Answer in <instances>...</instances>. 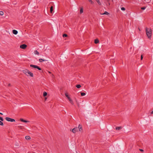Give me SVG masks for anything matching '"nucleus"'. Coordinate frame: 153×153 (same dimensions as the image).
Returning <instances> with one entry per match:
<instances>
[{
  "label": "nucleus",
  "instance_id": "36",
  "mask_svg": "<svg viewBox=\"0 0 153 153\" xmlns=\"http://www.w3.org/2000/svg\"><path fill=\"white\" fill-rule=\"evenodd\" d=\"M139 150H140L141 152H143V151H143V149H140Z\"/></svg>",
  "mask_w": 153,
  "mask_h": 153
},
{
  "label": "nucleus",
  "instance_id": "29",
  "mask_svg": "<svg viewBox=\"0 0 153 153\" xmlns=\"http://www.w3.org/2000/svg\"><path fill=\"white\" fill-rule=\"evenodd\" d=\"M0 120L3 121L4 120L1 117H0Z\"/></svg>",
  "mask_w": 153,
  "mask_h": 153
},
{
  "label": "nucleus",
  "instance_id": "22",
  "mask_svg": "<svg viewBox=\"0 0 153 153\" xmlns=\"http://www.w3.org/2000/svg\"><path fill=\"white\" fill-rule=\"evenodd\" d=\"M80 13H82L83 12V9L82 8H81L80 9Z\"/></svg>",
  "mask_w": 153,
  "mask_h": 153
},
{
  "label": "nucleus",
  "instance_id": "1",
  "mask_svg": "<svg viewBox=\"0 0 153 153\" xmlns=\"http://www.w3.org/2000/svg\"><path fill=\"white\" fill-rule=\"evenodd\" d=\"M23 72L27 76H28L29 75L31 77H33V74L27 69H26L23 70Z\"/></svg>",
  "mask_w": 153,
  "mask_h": 153
},
{
  "label": "nucleus",
  "instance_id": "15",
  "mask_svg": "<svg viewBox=\"0 0 153 153\" xmlns=\"http://www.w3.org/2000/svg\"><path fill=\"white\" fill-rule=\"evenodd\" d=\"M47 95V93L46 92L44 91L43 93V96L44 97H46Z\"/></svg>",
  "mask_w": 153,
  "mask_h": 153
},
{
  "label": "nucleus",
  "instance_id": "2",
  "mask_svg": "<svg viewBox=\"0 0 153 153\" xmlns=\"http://www.w3.org/2000/svg\"><path fill=\"white\" fill-rule=\"evenodd\" d=\"M146 34L148 37L150 38L152 36V30L150 28H148L146 27Z\"/></svg>",
  "mask_w": 153,
  "mask_h": 153
},
{
  "label": "nucleus",
  "instance_id": "24",
  "mask_svg": "<svg viewBox=\"0 0 153 153\" xmlns=\"http://www.w3.org/2000/svg\"><path fill=\"white\" fill-rule=\"evenodd\" d=\"M69 101H70V102L71 103L72 105H74V103H73L72 100H70Z\"/></svg>",
  "mask_w": 153,
  "mask_h": 153
},
{
  "label": "nucleus",
  "instance_id": "33",
  "mask_svg": "<svg viewBox=\"0 0 153 153\" xmlns=\"http://www.w3.org/2000/svg\"><path fill=\"white\" fill-rule=\"evenodd\" d=\"M79 131L80 132L82 131V128H79Z\"/></svg>",
  "mask_w": 153,
  "mask_h": 153
},
{
  "label": "nucleus",
  "instance_id": "21",
  "mask_svg": "<svg viewBox=\"0 0 153 153\" xmlns=\"http://www.w3.org/2000/svg\"><path fill=\"white\" fill-rule=\"evenodd\" d=\"M18 127L19 129H22L23 127L22 126H18Z\"/></svg>",
  "mask_w": 153,
  "mask_h": 153
},
{
  "label": "nucleus",
  "instance_id": "27",
  "mask_svg": "<svg viewBox=\"0 0 153 153\" xmlns=\"http://www.w3.org/2000/svg\"><path fill=\"white\" fill-rule=\"evenodd\" d=\"M82 128V126L80 125V124H79L78 126V129H79V128Z\"/></svg>",
  "mask_w": 153,
  "mask_h": 153
},
{
  "label": "nucleus",
  "instance_id": "40",
  "mask_svg": "<svg viewBox=\"0 0 153 153\" xmlns=\"http://www.w3.org/2000/svg\"><path fill=\"white\" fill-rule=\"evenodd\" d=\"M47 99V97H45V100H46Z\"/></svg>",
  "mask_w": 153,
  "mask_h": 153
},
{
  "label": "nucleus",
  "instance_id": "17",
  "mask_svg": "<svg viewBox=\"0 0 153 153\" xmlns=\"http://www.w3.org/2000/svg\"><path fill=\"white\" fill-rule=\"evenodd\" d=\"M112 1V0H109L107 2V4H108L109 5H110V1Z\"/></svg>",
  "mask_w": 153,
  "mask_h": 153
},
{
  "label": "nucleus",
  "instance_id": "43",
  "mask_svg": "<svg viewBox=\"0 0 153 153\" xmlns=\"http://www.w3.org/2000/svg\"><path fill=\"white\" fill-rule=\"evenodd\" d=\"M53 76H54L52 74V77H53Z\"/></svg>",
  "mask_w": 153,
  "mask_h": 153
},
{
  "label": "nucleus",
  "instance_id": "13",
  "mask_svg": "<svg viewBox=\"0 0 153 153\" xmlns=\"http://www.w3.org/2000/svg\"><path fill=\"white\" fill-rule=\"evenodd\" d=\"M122 128V127L121 126L117 127L116 128V129L117 130H119L121 129Z\"/></svg>",
  "mask_w": 153,
  "mask_h": 153
},
{
  "label": "nucleus",
  "instance_id": "42",
  "mask_svg": "<svg viewBox=\"0 0 153 153\" xmlns=\"http://www.w3.org/2000/svg\"><path fill=\"white\" fill-rule=\"evenodd\" d=\"M48 72H49V73H50V74L51 73L50 72V71H48Z\"/></svg>",
  "mask_w": 153,
  "mask_h": 153
},
{
  "label": "nucleus",
  "instance_id": "16",
  "mask_svg": "<svg viewBox=\"0 0 153 153\" xmlns=\"http://www.w3.org/2000/svg\"><path fill=\"white\" fill-rule=\"evenodd\" d=\"M109 14V13L107 11H105L104 13L102 14V15H108Z\"/></svg>",
  "mask_w": 153,
  "mask_h": 153
},
{
  "label": "nucleus",
  "instance_id": "18",
  "mask_svg": "<svg viewBox=\"0 0 153 153\" xmlns=\"http://www.w3.org/2000/svg\"><path fill=\"white\" fill-rule=\"evenodd\" d=\"M76 87H77V88H81V86L80 85L78 84L76 85Z\"/></svg>",
  "mask_w": 153,
  "mask_h": 153
},
{
  "label": "nucleus",
  "instance_id": "44",
  "mask_svg": "<svg viewBox=\"0 0 153 153\" xmlns=\"http://www.w3.org/2000/svg\"><path fill=\"white\" fill-rule=\"evenodd\" d=\"M139 30L140 31V29L139 28Z\"/></svg>",
  "mask_w": 153,
  "mask_h": 153
},
{
  "label": "nucleus",
  "instance_id": "7",
  "mask_svg": "<svg viewBox=\"0 0 153 153\" xmlns=\"http://www.w3.org/2000/svg\"><path fill=\"white\" fill-rule=\"evenodd\" d=\"M20 120L21 121L23 122L27 123V122H29V121L26 120H24V119H22V118L20 119Z\"/></svg>",
  "mask_w": 153,
  "mask_h": 153
},
{
  "label": "nucleus",
  "instance_id": "26",
  "mask_svg": "<svg viewBox=\"0 0 153 153\" xmlns=\"http://www.w3.org/2000/svg\"><path fill=\"white\" fill-rule=\"evenodd\" d=\"M3 125L4 124L0 120V125L3 126Z\"/></svg>",
  "mask_w": 153,
  "mask_h": 153
},
{
  "label": "nucleus",
  "instance_id": "6",
  "mask_svg": "<svg viewBox=\"0 0 153 153\" xmlns=\"http://www.w3.org/2000/svg\"><path fill=\"white\" fill-rule=\"evenodd\" d=\"M78 130V128L77 127H76L74 128L72 130V131L74 133H75L76 131Z\"/></svg>",
  "mask_w": 153,
  "mask_h": 153
},
{
  "label": "nucleus",
  "instance_id": "14",
  "mask_svg": "<svg viewBox=\"0 0 153 153\" xmlns=\"http://www.w3.org/2000/svg\"><path fill=\"white\" fill-rule=\"evenodd\" d=\"M34 53L35 54H37L38 55L39 54V53L37 50L35 51Z\"/></svg>",
  "mask_w": 153,
  "mask_h": 153
},
{
  "label": "nucleus",
  "instance_id": "11",
  "mask_svg": "<svg viewBox=\"0 0 153 153\" xmlns=\"http://www.w3.org/2000/svg\"><path fill=\"white\" fill-rule=\"evenodd\" d=\"M99 42V40L97 39H95L94 40V43L95 44H97Z\"/></svg>",
  "mask_w": 153,
  "mask_h": 153
},
{
  "label": "nucleus",
  "instance_id": "30",
  "mask_svg": "<svg viewBox=\"0 0 153 153\" xmlns=\"http://www.w3.org/2000/svg\"><path fill=\"white\" fill-rule=\"evenodd\" d=\"M88 1L90 2H91V4H94V2L92 1L91 0H88Z\"/></svg>",
  "mask_w": 153,
  "mask_h": 153
},
{
  "label": "nucleus",
  "instance_id": "5",
  "mask_svg": "<svg viewBox=\"0 0 153 153\" xmlns=\"http://www.w3.org/2000/svg\"><path fill=\"white\" fill-rule=\"evenodd\" d=\"M27 45L26 44H22L20 46V48L22 49H25L27 47Z\"/></svg>",
  "mask_w": 153,
  "mask_h": 153
},
{
  "label": "nucleus",
  "instance_id": "12",
  "mask_svg": "<svg viewBox=\"0 0 153 153\" xmlns=\"http://www.w3.org/2000/svg\"><path fill=\"white\" fill-rule=\"evenodd\" d=\"M25 138L27 140H29L30 139V137L28 136H25Z\"/></svg>",
  "mask_w": 153,
  "mask_h": 153
},
{
  "label": "nucleus",
  "instance_id": "32",
  "mask_svg": "<svg viewBox=\"0 0 153 153\" xmlns=\"http://www.w3.org/2000/svg\"><path fill=\"white\" fill-rule=\"evenodd\" d=\"M121 10H123V11H124V10H125V8L124 7H121Z\"/></svg>",
  "mask_w": 153,
  "mask_h": 153
},
{
  "label": "nucleus",
  "instance_id": "3",
  "mask_svg": "<svg viewBox=\"0 0 153 153\" xmlns=\"http://www.w3.org/2000/svg\"><path fill=\"white\" fill-rule=\"evenodd\" d=\"M30 67H33V68H37L39 70H41V69L38 66L33 65H30Z\"/></svg>",
  "mask_w": 153,
  "mask_h": 153
},
{
  "label": "nucleus",
  "instance_id": "34",
  "mask_svg": "<svg viewBox=\"0 0 153 153\" xmlns=\"http://www.w3.org/2000/svg\"><path fill=\"white\" fill-rule=\"evenodd\" d=\"M143 55H142L141 56V60H142L143 59Z\"/></svg>",
  "mask_w": 153,
  "mask_h": 153
},
{
  "label": "nucleus",
  "instance_id": "23",
  "mask_svg": "<svg viewBox=\"0 0 153 153\" xmlns=\"http://www.w3.org/2000/svg\"><path fill=\"white\" fill-rule=\"evenodd\" d=\"M68 36V35L66 34H64L63 35V36L64 37H65Z\"/></svg>",
  "mask_w": 153,
  "mask_h": 153
},
{
  "label": "nucleus",
  "instance_id": "20",
  "mask_svg": "<svg viewBox=\"0 0 153 153\" xmlns=\"http://www.w3.org/2000/svg\"><path fill=\"white\" fill-rule=\"evenodd\" d=\"M81 94L82 96H85V93L84 92H81Z\"/></svg>",
  "mask_w": 153,
  "mask_h": 153
},
{
  "label": "nucleus",
  "instance_id": "35",
  "mask_svg": "<svg viewBox=\"0 0 153 153\" xmlns=\"http://www.w3.org/2000/svg\"><path fill=\"white\" fill-rule=\"evenodd\" d=\"M67 98H68V100H69V101H70V100H71V98L69 97H68Z\"/></svg>",
  "mask_w": 153,
  "mask_h": 153
},
{
  "label": "nucleus",
  "instance_id": "4",
  "mask_svg": "<svg viewBox=\"0 0 153 153\" xmlns=\"http://www.w3.org/2000/svg\"><path fill=\"white\" fill-rule=\"evenodd\" d=\"M6 120L8 121L9 122H15V120L14 119L11 118L9 117H6L5 118Z\"/></svg>",
  "mask_w": 153,
  "mask_h": 153
},
{
  "label": "nucleus",
  "instance_id": "19",
  "mask_svg": "<svg viewBox=\"0 0 153 153\" xmlns=\"http://www.w3.org/2000/svg\"><path fill=\"white\" fill-rule=\"evenodd\" d=\"M96 1L100 5H101V2L99 0H96Z\"/></svg>",
  "mask_w": 153,
  "mask_h": 153
},
{
  "label": "nucleus",
  "instance_id": "38",
  "mask_svg": "<svg viewBox=\"0 0 153 153\" xmlns=\"http://www.w3.org/2000/svg\"><path fill=\"white\" fill-rule=\"evenodd\" d=\"M10 84H9L8 85V86H10Z\"/></svg>",
  "mask_w": 153,
  "mask_h": 153
},
{
  "label": "nucleus",
  "instance_id": "10",
  "mask_svg": "<svg viewBox=\"0 0 153 153\" xmlns=\"http://www.w3.org/2000/svg\"><path fill=\"white\" fill-rule=\"evenodd\" d=\"M53 10V6H52L50 7V12L51 13H52Z\"/></svg>",
  "mask_w": 153,
  "mask_h": 153
},
{
  "label": "nucleus",
  "instance_id": "28",
  "mask_svg": "<svg viewBox=\"0 0 153 153\" xmlns=\"http://www.w3.org/2000/svg\"><path fill=\"white\" fill-rule=\"evenodd\" d=\"M65 96L67 98H68V97H69V96H68V94L67 93H65Z\"/></svg>",
  "mask_w": 153,
  "mask_h": 153
},
{
  "label": "nucleus",
  "instance_id": "9",
  "mask_svg": "<svg viewBox=\"0 0 153 153\" xmlns=\"http://www.w3.org/2000/svg\"><path fill=\"white\" fill-rule=\"evenodd\" d=\"M39 61L40 62H42L43 61H47V60L45 59H39Z\"/></svg>",
  "mask_w": 153,
  "mask_h": 153
},
{
  "label": "nucleus",
  "instance_id": "25",
  "mask_svg": "<svg viewBox=\"0 0 153 153\" xmlns=\"http://www.w3.org/2000/svg\"><path fill=\"white\" fill-rule=\"evenodd\" d=\"M4 14V13L3 11H0V15L1 16H2Z\"/></svg>",
  "mask_w": 153,
  "mask_h": 153
},
{
  "label": "nucleus",
  "instance_id": "37",
  "mask_svg": "<svg viewBox=\"0 0 153 153\" xmlns=\"http://www.w3.org/2000/svg\"><path fill=\"white\" fill-rule=\"evenodd\" d=\"M77 106L78 107H79V103H77Z\"/></svg>",
  "mask_w": 153,
  "mask_h": 153
},
{
  "label": "nucleus",
  "instance_id": "39",
  "mask_svg": "<svg viewBox=\"0 0 153 153\" xmlns=\"http://www.w3.org/2000/svg\"><path fill=\"white\" fill-rule=\"evenodd\" d=\"M153 114V111L151 112V114Z\"/></svg>",
  "mask_w": 153,
  "mask_h": 153
},
{
  "label": "nucleus",
  "instance_id": "8",
  "mask_svg": "<svg viewBox=\"0 0 153 153\" xmlns=\"http://www.w3.org/2000/svg\"><path fill=\"white\" fill-rule=\"evenodd\" d=\"M13 33L15 35H16L18 33V31L16 30H13Z\"/></svg>",
  "mask_w": 153,
  "mask_h": 153
},
{
  "label": "nucleus",
  "instance_id": "31",
  "mask_svg": "<svg viewBox=\"0 0 153 153\" xmlns=\"http://www.w3.org/2000/svg\"><path fill=\"white\" fill-rule=\"evenodd\" d=\"M146 7H143L141 8V9L142 10H144L146 9Z\"/></svg>",
  "mask_w": 153,
  "mask_h": 153
},
{
  "label": "nucleus",
  "instance_id": "41",
  "mask_svg": "<svg viewBox=\"0 0 153 153\" xmlns=\"http://www.w3.org/2000/svg\"><path fill=\"white\" fill-rule=\"evenodd\" d=\"M0 114H1V115H3V114H2V113H0Z\"/></svg>",
  "mask_w": 153,
  "mask_h": 153
}]
</instances>
